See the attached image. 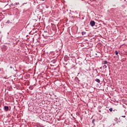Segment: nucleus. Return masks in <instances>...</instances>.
<instances>
[{
    "label": "nucleus",
    "instance_id": "obj_1",
    "mask_svg": "<svg viewBox=\"0 0 127 127\" xmlns=\"http://www.w3.org/2000/svg\"><path fill=\"white\" fill-rule=\"evenodd\" d=\"M90 24L91 26H95V24H96V22L94 21H91L90 22Z\"/></svg>",
    "mask_w": 127,
    "mask_h": 127
},
{
    "label": "nucleus",
    "instance_id": "obj_2",
    "mask_svg": "<svg viewBox=\"0 0 127 127\" xmlns=\"http://www.w3.org/2000/svg\"><path fill=\"white\" fill-rule=\"evenodd\" d=\"M4 110L5 112H7V111H8V110H9L8 106H4Z\"/></svg>",
    "mask_w": 127,
    "mask_h": 127
},
{
    "label": "nucleus",
    "instance_id": "obj_3",
    "mask_svg": "<svg viewBox=\"0 0 127 127\" xmlns=\"http://www.w3.org/2000/svg\"><path fill=\"white\" fill-rule=\"evenodd\" d=\"M95 82H97V83H100L101 82V80H100L99 79L96 78L95 79Z\"/></svg>",
    "mask_w": 127,
    "mask_h": 127
},
{
    "label": "nucleus",
    "instance_id": "obj_4",
    "mask_svg": "<svg viewBox=\"0 0 127 127\" xmlns=\"http://www.w3.org/2000/svg\"><path fill=\"white\" fill-rule=\"evenodd\" d=\"M74 80L76 81V82H80V80H79V78L78 77H75Z\"/></svg>",
    "mask_w": 127,
    "mask_h": 127
},
{
    "label": "nucleus",
    "instance_id": "obj_5",
    "mask_svg": "<svg viewBox=\"0 0 127 127\" xmlns=\"http://www.w3.org/2000/svg\"><path fill=\"white\" fill-rule=\"evenodd\" d=\"M104 62V65H106V64H108V62L107 61H105L103 62Z\"/></svg>",
    "mask_w": 127,
    "mask_h": 127
},
{
    "label": "nucleus",
    "instance_id": "obj_6",
    "mask_svg": "<svg viewBox=\"0 0 127 127\" xmlns=\"http://www.w3.org/2000/svg\"><path fill=\"white\" fill-rule=\"evenodd\" d=\"M81 33L82 35H85V34H86V32H82Z\"/></svg>",
    "mask_w": 127,
    "mask_h": 127
},
{
    "label": "nucleus",
    "instance_id": "obj_7",
    "mask_svg": "<svg viewBox=\"0 0 127 127\" xmlns=\"http://www.w3.org/2000/svg\"><path fill=\"white\" fill-rule=\"evenodd\" d=\"M115 54H116V55H118V54H119V52H118L117 51H116Z\"/></svg>",
    "mask_w": 127,
    "mask_h": 127
},
{
    "label": "nucleus",
    "instance_id": "obj_8",
    "mask_svg": "<svg viewBox=\"0 0 127 127\" xmlns=\"http://www.w3.org/2000/svg\"><path fill=\"white\" fill-rule=\"evenodd\" d=\"M17 4H19V2H16L15 3H14V4L13 5H17Z\"/></svg>",
    "mask_w": 127,
    "mask_h": 127
},
{
    "label": "nucleus",
    "instance_id": "obj_9",
    "mask_svg": "<svg viewBox=\"0 0 127 127\" xmlns=\"http://www.w3.org/2000/svg\"><path fill=\"white\" fill-rule=\"evenodd\" d=\"M107 68V65H103V69H106Z\"/></svg>",
    "mask_w": 127,
    "mask_h": 127
},
{
    "label": "nucleus",
    "instance_id": "obj_10",
    "mask_svg": "<svg viewBox=\"0 0 127 127\" xmlns=\"http://www.w3.org/2000/svg\"><path fill=\"white\" fill-rule=\"evenodd\" d=\"M6 23H10V21H9V20H8L7 22H6Z\"/></svg>",
    "mask_w": 127,
    "mask_h": 127
},
{
    "label": "nucleus",
    "instance_id": "obj_11",
    "mask_svg": "<svg viewBox=\"0 0 127 127\" xmlns=\"http://www.w3.org/2000/svg\"><path fill=\"white\" fill-rule=\"evenodd\" d=\"M109 111H110V112H113V108H110Z\"/></svg>",
    "mask_w": 127,
    "mask_h": 127
},
{
    "label": "nucleus",
    "instance_id": "obj_12",
    "mask_svg": "<svg viewBox=\"0 0 127 127\" xmlns=\"http://www.w3.org/2000/svg\"><path fill=\"white\" fill-rule=\"evenodd\" d=\"M119 120V119L118 118H115L114 121H115L116 122H118V121Z\"/></svg>",
    "mask_w": 127,
    "mask_h": 127
},
{
    "label": "nucleus",
    "instance_id": "obj_13",
    "mask_svg": "<svg viewBox=\"0 0 127 127\" xmlns=\"http://www.w3.org/2000/svg\"><path fill=\"white\" fill-rule=\"evenodd\" d=\"M96 121V120H95V119H93L92 120V124H94V122H95Z\"/></svg>",
    "mask_w": 127,
    "mask_h": 127
},
{
    "label": "nucleus",
    "instance_id": "obj_14",
    "mask_svg": "<svg viewBox=\"0 0 127 127\" xmlns=\"http://www.w3.org/2000/svg\"><path fill=\"white\" fill-rule=\"evenodd\" d=\"M122 118H126V116H122Z\"/></svg>",
    "mask_w": 127,
    "mask_h": 127
},
{
    "label": "nucleus",
    "instance_id": "obj_15",
    "mask_svg": "<svg viewBox=\"0 0 127 127\" xmlns=\"http://www.w3.org/2000/svg\"><path fill=\"white\" fill-rule=\"evenodd\" d=\"M10 69H12V66H10Z\"/></svg>",
    "mask_w": 127,
    "mask_h": 127
},
{
    "label": "nucleus",
    "instance_id": "obj_16",
    "mask_svg": "<svg viewBox=\"0 0 127 127\" xmlns=\"http://www.w3.org/2000/svg\"><path fill=\"white\" fill-rule=\"evenodd\" d=\"M116 111H117V110H114L113 112H116Z\"/></svg>",
    "mask_w": 127,
    "mask_h": 127
},
{
    "label": "nucleus",
    "instance_id": "obj_17",
    "mask_svg": "<svg viewBox=\"0 0 127 127\" xmlns=\"http://www.w3.org/2000/svg\"><path fill=\"white\" fill-rule=\"evenodd\" d=\"M44 32L47 33V31H44Z\"/></svg>",
    "mask_w": 127,
    "mask_h": 127
},
{
    "label": "nucleus",
    "instance_id": "obj_18",
    "mask_svg": "<svg viewBox=\"0 0 127 127\" xmlns=\"http://www.w3.org/2000/svg\"><path fill=\"white\" fill-rule=\"evenodd\" d=\"M99 113H101V110L99 111Z\"/></svg>",
    "mask_w": 127,
    "mask_h": 127
},
{
    "label": "nucleus",
    "instance_id": "obj_19",
    "mask_svg": "<svg viewBox=\"0 0 127 127\" xmlns=\"http://www.w3.org/2000/svg\"><path fill=\"white\" fill-rule=\"evenodd\" d=\"M100 69H102V67L100 68Z\"/></svg>",
    "mask_w": 127,
    "mask_h": 127
},
{
    "label": "nucleus",
    "instance_id": "obj_20",
    "mask_svg": "<svg viewBox=\"0 0 127 127\" xmlns=\"http://www.w3.org/2000/svg\"><path fill=\"white\" fill-rule=\"evenodd\" d=\"M43 1H44V0H42Z\"/></svg>",
    "mask_w": 127,
    "mask_h": 127
}]
</instances>
